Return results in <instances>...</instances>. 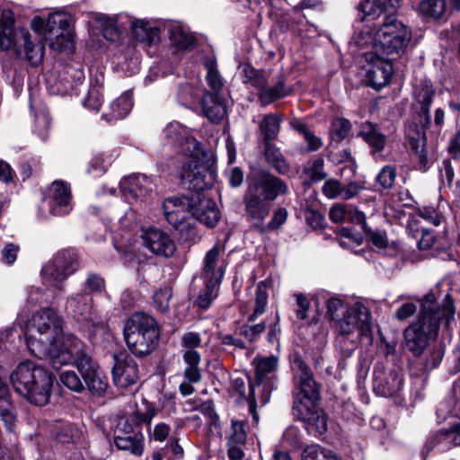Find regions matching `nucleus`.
Here are the masks:
<instances>
[{"label":"nucleus","instance_id":"f257e3e1","mask_svg":"<svg viewBox=\"0 0 460 460\" xmlns=\"http://www.w3.org/2000/svg\"><path fill=\"white\" fill-rule=\"evenodd\" d=\"M30 351L39 358H48L54 369L73 363L88 389L102 394L108 378L89 354L86 345L74 334L64 333L62 320L56 311L44 308L32 315L24 332Z\"/></svg>","mask_w":460,"mask_h":460},{"label":"nucleus","instance_id":"f03ea898","mask_svg":"<svg viewBox=\"0 0 460 460\" xmlns=\"http://www.w3.org/2000/svg\"><path fill=\"white\" fill-rule=\"evenodd\" d=\"M326 308L337 333L336 347L344 357L352 355L358 340L372 342L371 314L364 303L349 305L339 296H332L326 301Z\"/></svg>","mask_w":460,"mask_h":460},{"label":"nucleus","instance_id":"7ed1b4c3","mask_svg":"<svg viewBox=\"0 0 460 460\" xmlns=\"http://www.w3.org/2000/svg\"><path fill=\"white\" fill-rule=\"evenodd\" d=\"M420 302L419 318L403 332L405 346L415 356L423 352L429 340L438 336L440 324L448 329L455 316L453 300L449 295L445 296L442 305L438 304L434 294H427Z\"/></svg>","mask_w":460,"mask_h":460},{"label":"nucleus","instance_id":"20e7f679","mask_svg":"<svg viewBox=\"0 0 460 460\" xmlns=\"http://www.w3.org/2000/svg\"><path fill=\"white\" fill-rule=\"evenodd\" d=\"M288 191L287 183L269 172L261 171L252 174L248 180L243 196L248 219L255 227L260 228L270 212V202L286 195Z\"/></svg>","mask_w":460,"mask_h":460},{"label":"nucleus","instance_id":"39448f33","mask_svg":"<svg viewBox=\"0 0 460 460\" xmlns=\"http://www.w3.org/2000/svg\"><path fill=\"white\" fill-rule=\"evenodd\" d=\"M165 144L179 145L183 153L184 160L181 170L182 181L194 182V187H204V172H207L202 145L191 136V131L177 121L168 123L162 131Z\"/></svg>","mask_w":460,"mask_h":460},{"label":"nucleus","instance_id":"423d86ee","mask_svg":"<svg viewBox=\"0 0 460 460\" xmlns=\"http://www.w3.org/2000/svg\"><path fill=\"white\" fill-rule=\"evenodd\" d=\"M14 390L31 403L45 405L50 396L53 379L50 373L32 361H25L11 374Z\"/></svg>","mask_w":460,"mask_h":460},{"label":"nucleus","instance_id":"0eeeda50","mask_svg":"<svg viewBox=\"0 0 460 460\" xmlns=\"http://www.w3.org/2000/svg\"><path fill=\"white\" fill-rule=\"evenodd\" d=\"M123 334L130 352L137 358H144L156 348L160 331L153 316L136 313L126 321Z\"/></svg>","mask_w":460,"mask_h":460},{"label":"nucleus","instance_id":"6e6552de","mask_svg":"<svg viewBox=\"0 0 460 460\" xmlns=\"http://www.w3.org/2000/svg\"><path fill=\"white\" fill-rule=\"evenodd\" d=\"M435 95V90L431 84H425L415 91V102L419 109V126L415 121H408L405 125V136L409 140L411 148L418 155L420 163L426 167L428 158L424 150L426 141L424 128L431 124L429 108Z\"/></svg>","mask_w":460,"mask_h":460},{"label":"nucleus","instance_id":"1a4fd4ad","mask_svg":"<svg viewBox=\"0 0 460 460\" xmlns=\"http://www.w3.org/2000/svg\"><path fill=\"white\" fill-rule=\"evenodd\" d=\"M411 38L406 25L394 16H384L374 33L373 49L382 55L400 54Z\"/></svg>","mask_w":460,"mask_h":460},{"label":"nucleus","instance_id":"9d476101","mask_svg":"<svg viewBox=\"0 0 460 460\" xmlns=\"http://www.w3.org/2000/svg\"><path fill=\"white\" fill-rule=\"evenodd\" d=\"M292 371L295 387L293 410L316 404L320 400L321 385L315 381L311 368L303 360L296 358Z\"/></svg>","mask_w":460,"mask_h":460},{"label":"nucleus","instance_id":"9b49d317","mask_svg":"<svg viewBox=\"0 0 460 460\" xmlns=\"http://www.w3.org/2000/svg\"><path fill=\"white\" fill-rule=\"evenodd\" d=\"M79 266L78 255L74 250H62L41 269L43 283L58 290L64 289L65 280L74 274Z\"/></svg>","mask_w":460,"mask_h":460},{"label":"nucleus","instance_id":"f8f14e48","mask_svg":"<svg viewBox=\"0 0 460 460\" xmlns=\"http://www.w3.org/2000/svg\"><path fill=\"white\" fill-rule=\"evenodd\" d=\"M242 73L244 84H250L260 90L258 97L262 105H268L288 94L282 75H279L276 80L270 84V76L267 72L256 70L249 65L243 66Z\"/></svg>","mask_w":460,"mask_h":460},{"label":"nucleus","instance_id":"ddd939ff","mask_svg":"<svg viewBox=\"0 0 460 460\" xmlns=\"http://www.w3.org/2000/svg\"><path fill=\"white\" fill-rule=\"evenodd\" d=\"M195 192L190 196L170 197L163 202L164 215L174 228L183 229L185 223L193 218Z\"/></svg>","mask_w":460,"mask_h":460},{"label":"nucleus","instance_id":"4468645a","mask_svg":"<svg viewBox=\"0 0 460 460\" xmlns=\"http://www.w3.org/2000/svg\"><path fill=\"white\" fill-rule=\"evenodd\" d=\"M403 375L401 370L394 369L386 372L382 367L376 366L374 370L373 388L377 395L398 399V403L403 402Z\"/></svg>","mask_w":460,"mask_h":460},{"label":"nucleus","instance_id":"2eb2a0df","mask_svg":"<svg viewBox=\"0 0 460 460\" xmlns=\"http://www.w3.org/2000/svg\"><path fill=\"white\" fill-rule=\"evenodd\" d=\"M44 202L53 217H64L74 208L70 186L63 181H55L48 188Z\"/></svg>","mask_w":460,"mask_h":460},{"label":"nucleus","instance_id":"dca6fc26","mask_svg":"<svg viewBox=\"0 0 460 460\" xmlns=\"http://www.w3.org/2000/svg\"><path fill=\"white\" fill-rule=\"evenodd\" d=\"M279 359L271 355L268 357L257 356L252 360L255 367V380L251 383L255 386H262L263 403L269 400L270 392L276 387V371L278 369Z\"/></svg>","mask_w":460,"mask_h":460},{"label":"nucleus","instance_id":"f3484780","mask_svg":"<svg viewBox=\"0 0 460 460\" xmlns=\"http://www.w3.org/2000/svg\"><path fill=\"white\" fill-rule=\"evenodd\" d=\"M455 446H460V419L449 429H441L429 436L424 444L421 456L426 460L431 452L443 453Z\"/></svg>","mask_w":460,"mask_h":460},{"label":"nucleus","instance_id":"a211bd4d","mask_svg":"<svg viewBox=\"0 0 460 460\" xmlns=\"http://www.w3.org/2000/svg\"><path fill=\"white\" fill-rule=\"evenodd\" d=\"M380 53L370 54L367 58L366 83L374 89H380L385 86L394 73L393 65L390 60L380 56Z\"/></svg>","mask_w":460,"mask_h":460},{"label":"nucleus","instance_id":"6ab92c4d","mask_svg":"<svg viewBox=\"0 0 460 460\" xmlns=\"http://www.w3.org/2000/svg\"><path fill=\"white\" fill-rule=\"evenodd\" d=\"M185 181L189 183L190 189L195 190L194 201H196V205H194L193 210L195 213L193 214V217L208 227L216 226L221 217L218 208L215 201L204 197L200 192L207 187V183L204 181V187L198 189L194 187L193 181Z\"/></svg>","mask_w":460,"mask_h":460},{"label":"nucleus","instance_id":"aec40b11","mask_svg":"<svg viewBox=\"0 0 460 460\" xmlns=\"http://www.w3.org/2000/svg\"><path fill=\"white\" fill-rule=\"evenodd\" d=\"M112 376L114 384L122 388L128 387L138 379V368L136 361L126 352L113 355Z\"/></svg>","mask_w":460,"mask_h":460},{"label":"nucleus","instance_id":"412c9836","mask_svg":"<svg viewBox=\"0 0 460 460\" xmlns=\"http://www.w3.org/2000/svg\"><path fill=\"white\" fill-rule=\"evenodd\" d=\"M141 238L144 245L154 254L169 258L176 251L175 243L171 236L156 227L143 230Z\"/></svg>","mask_w":460,"mask_h":460},{"label":"nucleus","instance_id":"4be33fe9","mask_svg":"<svg viewBox=\"0 0 460 460\" xmlns=\"http://www.w3.org/2000/svg\"><path fill=\"white\" fill-rule=\"evenodd\" d=\"M163 23L157 20L137 19L128 15L127 27L129 28L132 37L143 43L151 45L159 40V33Z\"/></svg>","mask_w":460,"mask_h":460},{"label":"nucleus","instance_id":"5701e85b","mask_svg":"<svg viewBox=\"0 0 460 460\" xmlns=\"http://www.w3.org/2000/svg\"><path fill=\"white\" fill-rule=\"evenodd\" d=\"M293 411L294 414L304 422L309 435L318 437L326 432L327 415L317 407V403L313 406H301Z\"/></svg>","mask_w":460,"mask_h":460},{"label":"nucleus","instance_id":"b1692460","mask_svg":"<svg viewBox=\"0 0 460 460\" xmlns=\"http://www.w3.org/2000/svg\"><path fill=\"white\" fill-rule=\"evenodd\" d=\"M66 311L77 322L92 320L93 314V296L84 289H81L66 297Z\"/></svg>","mask_w":460,"mask_h":460},{"label":"nucleus","instance_id":"393cba45","mask_svg":"<svg viewBox=\"0 0 460 460\" xmlns=\"http://www.w3.org/2000/svg\"><path fill=\"white\" fill-rule=\"evenodd\" d=\"M120 190L128 200L146 198L152 191L153 181L144 174H131L120 181Z\"/></svg>","mask_w":460,"mask_h":460},{"label":"nucleus","instance_id":"a878e982","mask_svg":"<svg viewBox=\"0 0 460 460\" xmlns=\"http://www.w3.org/2000/svg\"><path fill=\"white\" fill-rule=\"evenodd\" d=\"M127 19L128 14L124 13L113 16L97 13L93 16V22L102 31L106 40H115L122 31L127 28Z\"/></svg>","mask_w":460,"mask_h":460},{"label":"nucleus","instance_id":"bb28decb","mask_svg":"<svg viewBox=\"0 0 460 460\" xmlns=\"http://www.w3.org/2000/svg\"><path fill=\"white\" fill-rule=\"evenodd\" d=\"M358 135L368 145L373 156L376 158L381 155L386 146L387 137L377 124L369 121L362 123Z\"/></svg>","mask_w":460,"mask_h":460},{"label":"nucleus","instance_id":"cd10ccee","mask_svg":"<svg viewBox=\"0 0 460 460\" xmlns=\"http://www.w3.org/2000/svg\"><path fill=\"white\" fill-rule=\"evenodd\" d=\"M204 115L213 123L220 122L227 114L228 101L220 93L206 92L202 99Z\"/></svg>","mask_w":460,"mask_h":460},{"label":"nucleus","instance_id":"c85d7f7f","mask_svg":"<svg viewBox=\"0 0 460 460\" xmlns=\"http://www.w3.org/2000/svg\"><path fill=\"white\" fill-rule=\"evenodd\" d=\"M329 217L334 223L350 222L358 225L362 231L367 232L365 214L351 205H333L330 209Z\"/></svg>","mask_w":460,"mask_h":460},{"label":"nucleus","instance_id":"c756f323","mask_svg":"<svg viewBox=\"0 0 460 460\" xmlns=\"http://www.w3.org/2000/svg\"><path fill=\"white\" fill-rule=\"evenodd\" d=\"M221 248L218 244H215L208 250L204 257L203 269L200 276L197 279H207L214 282H221L224 276V270L218 266V259L221 254Z\"/></svg>","mask_w":460,"mask_h":460},{"label":"nucleus","instance_id":"7c9ffc66","mask_svg":"<svg viewBox=\"0 0 460 460\" xmlns=\"http://www.w3.org/2000/svg\"><path fill=\"white\" fill-rule=\"evenodd\" d=\"M84 79V74L81 68L68 67L62 78L58 80L49 90L53 94H72Z\"/></svg>","mask_w":460,"mask_h":460},{"label":"nucleus","instance_id":"2f4dec72","mask_svg":"<svg viewBox=\"0 0 460 460\" xmlns=\"http://www.w3.org/2000/svg\"><path fill=\"white\" fill-rule=\"evenodd\" d=\"M113 440L119 450L128 451L135 456H141L144 453L145 437L141 430L133 434L119 431Z\"/></svg>","mask_w":460,"mask_h":460},{"label":"nucleus","instance_id":"473e14b6","mask_svg":"<svg viewBox=\"0 0 460 460\" xmlns=\"http://www.w3.org/2000/svg\"><path fill=\"white\" fill-rule=\"evenodd\" d=\"M322 190L328 199L341 197L344 199H349L357 196L362 190V187L355 181L342 185L338 180L329 179L324 182Z\"/></svg>","mask_w":460,"mask_h":460},{"label":"nucleus","instance_id":"72a5a7b5","mask_svg":"<svg viewBox=\"0 0 460 460\" xmlns=\"http://www.w3.org/2000/svg\"><path fill=\"white\" fill-rule=\"evenodd\" d=\"M48 20L50 38L57 37L58 40L62 41L61 44L52 42V48H63V41L66 43L69 41L67 38L64 37V32L66 31L70 26L71 17L63 12H54L49 14Z\"/></svg>","mask_w":460,"mask_h":460},{"label":"nucleus","instance_id":"f704fd0d","mask_svg":"<svg viewBox=\"0 0 460 460\" xmlns=\"http://www.w3.org/2000/svg\"><path fill=\"white\" fill-rule=\"evenodd\" d=\"M132 96L133 93L131 91L123 93L111 103L109 108L110 111L103 113L102 118L109 122L126 118L133 108Z\"/></svg>","mask_w":460,"mask_h":460},{"label":"nucleus","instance_id":"c9c22d12","mask_svg":"<svg viewBox=\"0 0 460 460\" xmlns=\"http://www.w3.org/2000/svg\"><path fill=\"white\" fill-rule=\"evenodd\" d=\"M396 3L398 0H394ZM382 0H364L358 6L359 19L366 24H373L372 22L381 19L383 21L385 14L384 7L381 5ZM376 26L378 23H376Z\"/></svg>","mask_w":460,"mask_h":460},{"label":"nucleus","instance_id":"e433bc0d","mask_svg":"<svg viewBox=\"0 0 460 460\" xmlns=\"http://www.w3.org/2000/svg\"><path fill=\"white\" fill-rule=\"evenodd\" d=\"M446 11L445 0H421L417 7L418 13L426 21H439Z\"/></svg>","mask_w":460,"mask_h":460},{"label":"nucleus","instance_id":"4c0bfd02","mask_svg":"<svg viewBox=\"0 0 460 460\" xmlns=\"http://www.w3.org/2000/svg\"><path fill=\"white\" fill-rule=\"evenodd\" d=\"M21 40L20 46L23 47L28 61L33 66L40 64L44 56V44L41 41L33 43L26 31H21Z\"/></svg>","mask_w":460,"mask_h":460},{"label":"nucleus","instance_id":"58836bf2","mask_svg":"<svg viewBox=\"0 0 460 460\" xmlns=\"http://www.w3.org/2000/svg\"><path fill=\"white\" fill-rule=\"evenodd\" d=\"M202 62L207 71L205 76L207 84L211 89L212 93H219L224 86V79L217 69L216 58L206 57Z\"/></svg>","mask_w":460,"mask_h":460},{"label":"nucleus","instance_id":"ea45409f","mask_svg":"<svg viewBox=\"0 0 460 460\" xmlns=\"http://www.w3.org/2000/svg\"><path fill=\"white\" fill-rule=\"evenodd\" d=\"M198 280L199 279L196 281ZM200 280L203 282L205 287L197 296L194 304L199 308L206 310L209 308L213 301L217 297L220 283L207 279Z\"/></svg>","mask_w":460,"mask_h":460},{"label":"nucleus","instance_id":"a19ab883","mask_svg":"<svg viewBox=\"0 0 460 460\" xmlns=\"http://www.w3.org/2000/svg\"><path fill=\"white\" fill-rule=\"evenodd\" d=\"M157 412L158 409L154 403L143 399L141 403L137 405V409L131 415V419L136 424H146L147 427H150Z\"/></svg>","mask_w":460,"mask_h":460},{"label":"nucleus","instance_id":"79ce46f5","mask_svg":"<svg viewBox=\"0 0 460 460\" xmlns=\"http://www.w3.org/2000/svg\"><path fill=\"white\" fill-rule=\"evenodd\" d=\"M268 305V292L267 286L263 281H261L256 288L255 302L252 313L248 316L249 323L254 322L259 316L262 315Z\"/></svg>","mask_w":460,"mask_h":460},{"label":"nucleus","instance_id":"37998d69","mask_svg":"<svg viewBox=\"0 0 460 460\" xmlns=\"http://www.w3.org/2000/svg\"><path fill=\"white\" fill-rule=\"evenodd\" d=\"M35 124L34 132L42 141H46L49 137V128L50 125V118L44 105H40L38 111L34 113Z\"/></svg>","mask_w":460,"mask_h":460},{"label":"nucleus","instance_id":"c03bdc74","mask_svg":"<svg viewBox=\"0 0 460 460\" xmlns=\"http://www.w3.org/2000/svg\"><path fill=\"white\" fill-rule=\"evenodd\" d=\"M170 40L172 43L180 49H185L194 43L193 36L183 27L173 25L170 29Z\"/></svg>","mask_w":460,"mask_h":460},{"label":"nucleus","instance_id":"a18cd8bd","mask_svg":"<svg viewBox=\"0 0 460 460\" xmlns=\"http://www.w3.org/2000/svg\"><path fill=\"white\" fill-rule=\"evenodd\" d=\"M302 460H342L333 452L319 445L306 447L302 453Z\"/></svg>","mask_w":460,"mask_h":460},{"label":"nucleus","instance_id":"49530a36","mask_svg":"<svg viewBox=\"0 0 460 460\" xmlns=\"http://www.w3.org/2000/svg\"><path fill=\"white\" fill-rule=\"evenodd\" d=\"M280 119L277 115L268 114L264 116L260 124V128L266 140L275 139L279 132Z\"/></svg>","mask_w":460,"mask_h":460},{"label":"nucleus","instance_id":"de8ad7c7","mask_svg":"<svg viewBox=\"0 0 460 460\" xmlns=\"http://www.w3.org/2000/svg\"><path fill=\"white\" fill-rule=\"evenodd\" d=\"M282 447L299 449L303 446V435L298 427L290 425L283 432L280 440Z\"/></svg>","mask_w":460,"mask_h":460},{"label":"nucleus","instance_id":"09e8293b","mask_svg":"<svg viewBox=\"0 0 460 460\" xmlns=\"http://www.w3.org/2000/svg\"><path fill=\"white\" fill-rule=\"evenodd\" d=\"M115 160L112 154L101 153L95 155L91 160L89 172H94L96 176L103 174L108 167Z\"/></svg>","mask_w":460,"mask_h":460},{"label":"nucleus","instance_id":"8fccbe9b","mask_svg":"<svg viewBox=\"0 0 460 460\" xmlns=\"http://www.w3.org/2000/svg\"><path fill=\"white\" fill-rule=\"evenodd\" d=\"M376 29V24H366L364 28L360 29V31L354 34L352 42L361 48L373 47V38Z\"/></svg>","mask_w":460,"mask_h":460},{"label":"nucleus","instance_id":"3c124183","mask_svg":"<svg viewBox=\"0 0 460 460\" xmlns=\"http://www.w3.org/2000/svg\"><path fill=\"white\" fill-rule=\"evenodd\" d=\"M82 289H84L92 296L93 294H101L105 290V280L97 273L88 272Z\"/></svg>","mask_w":460,"mask_h":460},{"label":"nucleus","instance_id":"603ef678","mask_svg":"<svg viewBox=\"0 0 460 460\" xmlns=\"http://www.w3.org/2000/svg\"><path fill=\"white\" fill-rule=\"evenodd\" d=\"M21 31L15 32L13 29H1L0 30V49L3 50L10 49L13 47L20 46Z\"/></svg>","mask_w":460,"mask_h":460},{"label":"nucleus","instance_id":"864d4df0","mask_svg":"<svg viewBox=\"0 0 460 460\" xmlns=\"http://www.w3.org/2000/svg\"><path fill=\"white\" fill-rule=\"evenodd\" d=\"M397 175L396 168L394 165H385L376 175V182L384 189H391Z\"/></svg>","mask_w":460,"mask_h":460},{"label":"nucleus","instance_id":"5fc2aeb1","mask_svg":"<svg viewBox=\"0 0 460 460\" xmlns=\"http://www.w3.org/2000/svg\"><path fill=\"white\" fill-rule=\"evenodd\" d=\"M59 380L66 387L75 392H81L84 385L76 373L73 370L63 371L59 376Z\"/></svg>","mask_w":460,"mask_h":460},{"label":"nucleus","instance_id":"6e6d98bb","mask_svg":"<svg viewBox=\"0 0 460 460\" xmlns=\"http://www.w3.org/2000/svg\"><path fill=\"white\" fill-rule=\"evenodd\" d=\"M246 438L244 423L239 420H232L228 442L232 444H245Z\"/></svg>","mask_w":460,"mask_h":460},{"label":"nucleus","instance_id":"4d7b16f0","mask_svg":"<svg viewBox=\"0 0 460 460\" xmlns=\"http://www.w3.org/2000/svg\"><path fill=\"white\" fill-rule=\"evenodd\" d=\"M171 427L165 422H159L151 429L148 427L147 433L150 440L164 442L169 437Z\"/></svg>","mask_w":460,"mask_h":460},{"label":"nucleus","instance_id":"13d9d810","mask_svg":"<svg viewBox=\"0 0 460 460\" xmlns=\"http://www.w3.org/2000/svg\"><path fill=\"white\" fill-rule=\"evenodd\" d=\"M296 300V315L299 320H305L308 317L310 302L306 295L296 292L293 295Z\"/></svg>","mask_w":460,"mask_h":460},{"label":"nucleus","instance_id":"bf43d9fd","mask_svg":"<svg viewBox=\"0 0 460 460\" xmlns=\"http://www.w3.org/2000/svg\"><path fill=\"white\" fill-rule=\"evenodd\" d=\"M102 94L97 87H92L83 101L85 108L98 111L102 104Z\"/></svg>","mask_w":460,"mask_h":460},{"label":"nucleus","instance_id":"052dcab7","mask_svg":"<svg viewBox=\"0 0 460 460\" xmlns=\"http://www.w3.org/2000/svg\"><path fill=\"white\" fill-rule=\"evenodd\" d=\"M350 123L345 119H336L332 125V138L337 141L343 140L350 130Z\"/></svg>","mask_w":460,"mask_h":460},{"label":"nucleus","instance_id":"680f3d73","mask_svg":"<svg viewBox=\"0 0 460 460\" xmlns=\"http://www.w3.org/2000/svg\"><path fill=\"white\" fill-rule=\"evenodd\" d=\"M172 296L171 289L168 288H160L153 296L157 310L165 312L169 308V302Z\"/></svg>","mask_w":460,"mask_h":460},{"label":"nucleus","instance_id":"e2e57ef3","mask_svg":"<svg viewBox=\"0 0 460 460\" xmlns=\"http://www.w3.org/2000/svg\"><path fill=\"white\" fill-rule=\"evenodd\" d=\"M443 357L444 349L442 348V346H437L432 348L429 350V355L427 356L426 360L424 362L425 370L429 371L437 367L442 361Z\"/></svg>","mask_w":460,"mask_h":460},{"label":"nucleus","instance_id":"0e129e2a","mask_svg":"<svg viewBox=\"0 0 460 460\" xmlns=\"http://www.w3.org/2000/svg\"><path fill=\"white\" fill-rule=\"evenodd\" d=\"M417 215L436 226H439L442 221L441 215L434 207L427 206L420 208L417 211Z\"/></svg>","mask_w":460,"mask_h":460},{"label":"nucleus","instance_id":"69168bd1","mask_svg":"<svg viewBox=\"0 0 460 460\" xmlns=\"http://www.w3.org/2000/svg\"><path fill=\"white\" fill-rule=\"evenodd\" d=\"M265 329L266 324L264 322L253 325L243 324L241 327V334L249 341H255L265 331Z\"/></svg>","mask_w":460,"mask_h":460},{"label":"nucleus","instance_id":"338daca9","mask_svg":"<svg viewBox=\"0 0 460 460\" xmlns=\"http://www.w3.org/2000/svg\"><path fill=\"white\" fill-rule=\"evenodd\" d=\"M31 28L44 39L50 38L48 18L44 19L41 16L33 17L31 21Z\"/></svg>","mask_w":460,"mask_h":460},{"label":"nucleus","instance_id":"774afa93","mask_svg":"<svg viewBox=\"0 0 460 460\" xmlns=\"http://www.w3.org/2000/svg\"><path fill=\"white\" fill-rule=\"evenodd\" d=\"M78 430L73 424H66L62 429L57 433L56 438L60 443H70L74 442L75 438L77 437Z\"/></svg>","mask_w":460,"mask_h":460}]
</instances>
